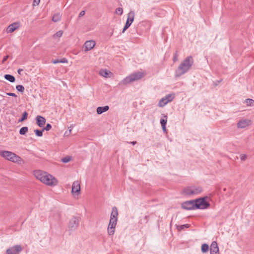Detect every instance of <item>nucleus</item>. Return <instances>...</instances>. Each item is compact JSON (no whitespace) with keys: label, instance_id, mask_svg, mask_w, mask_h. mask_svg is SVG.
Returning <instances> with one entry per match:
<instances>
[{"label":"nucleus","instance_id":"nucleus-26","mask_svg":"<svg viewBox=\"0 0 254 254\" xmlns=\"http://www.w3.org/2000/svg\"><path fill=\"white\" fill-rule=\"evenodd\" d=\"M63 34V31L62 30H60L57 32L54 35L53 37L55 39L60 38Z\"/></svg>","mask_w":254,"mask_h":254},{"label":"nucleus","instance_id":"nucleus-27","mask_svg":"<svg viewBox=\"0 0 254 254\" xmlns=\"http://www.w3.org/2000/svg\"><path fill=\"white\" fill-rule=\"evenodd\" d=\"M28 128L27 127H24L20 128L19 133L21 135L25 134L28 131Z\"/></svg>","mask_w":254,"mask_h":254},{"label":"nucleus","instance_id":"nucleus-18","mask_svg":"<svg viewBox=\"0 0 254 254\" xmlns=\"http://www.w3.org/2000/svg\"><path fill=\"white\" fill-rule=\"evenodd\" d=\"M99 74L101 76L106 78L111 77L113 75V73L111 71L105 69H101Z\"/></svg>","mask_w":254,"mask_h":254},{"label":"nucleus","instance_id":"nucleus-7","mask_svg":"<svg viewBox=\"0 0 254 254\" xmlns=\"http://www.w3.org/2000/svg\"><path fill=\"white\" fill-rule=\"evenodd\" d=\"M175 98L174 94H169L160 100L158 103V106L160 107H164L169 102H171Z\"/></svg>","mask_w":254,"mask_h":254},{"label":"nucleus","instance_id":"nucleus-11","mask_svg":"<svg viewBox=\"0 0 254 254\" xmlns=\"http://www.w3.org/2000/svg\"><path fill=\"white\" fill-rule=\"evenodd\" d=\"M252 121L248 119H242L237 123V127L238 128L242 129L250 126L252 125Z\"/></svg>","mask_w":254,"mask_h":254},{"label":"nucleus","instance_id":"nucleus-4","mask_svg":"<svg viewBox=\"0 0 254 254\" xmlns=\"http://www.w3.org/2000/svg\"><path fill=\"white\" fill-rule=\"evenodd\" d=\"M144 76L142 72L137 71L132 73L127 76L119 83L120 85H126L132 82L138 80L142 78Z\"/></svg>","mask_w":254,"mask_h":254},{"label":"nucleus","instance_id":"nucleus-31","mask_svg":"<svg viewBox=\"0 0 254 254\" xmlns=\"http://www.w3.org/2000/svg\"><path fill=\"white\" fill-rule=\"evenodd\" d=\"M43 129L42 130H40L38 129H35L34 130V132L36 133V135L39 137H41L43 135Z\"/></svg>","mask_w":254,"mask_h":254},{"label":"nucleus","instance_id":"nucleus-38","mask_svg":"<svg viewBox=\"0 0 254 254\" xmlns=\"http://www.w3.org/2000/svg\"><path fill=\"white\" fill-rule=\"evenodd\" d=\"M6 95L14 97H17V95L15 93H6Z\"/></svg>","mask_w":254,"mask_h":254},{"label":"nucleus","instance_id":"nucleus-6","mask_svg":"<svg viewBox=\"0 0 254 254\" xmlns=\"http://www.w3.org/2000/svg\"><path fill=\"white\" fill-rule=\"evenodd\" d=\"M208 199V197H204L195 200V208L203 209L208 208L210 206V204L207 201Z\"/></svg>","mask_w":254,"mask_h":254},{"label":"nucleus","instance_id":"nucleus-44","mask_svg":"<svg viewBox=\"0 0 254 254\" xmlns=\"http://www.w3.org/2000/svg\"><path fill=\"white\" fill-rule=\"evenodd\" d=\"M23 71V69H19L17 71L18 74H21V72Z\"/></svg>","mask_w":254,"mask_h":254},{"label":"nucleus","instance_id":"nucleus-34","mask_svg":"<svg viewBox=\"0 0 254 254\" xmlns=\"http://www.w3.org/2000/svg\"><path fill=\"white\" fill-rule=\"evenodd\" d=\"M189 224H184V225H182L179 226L178 227V230L180 231V230L184 229L185 228H189Z\"/></svg>","mask_w":254,"mask_h":254},{"label":"nucleus","instance_id":"nucleus-24","mask_svg":"<svg viewBox=\"0 0 254 254\" xmlns=\"http://www.w3.org/2000/svg\"><path fill=\"white\" fill-rule=\"evenodd\" d=\"M209 246L206 244H203L201 246V250L203 253H205L208 251Z\"/></svg>","mask_w":254,"mask_h":254},{"label":"nucleus","instance_id":"nucleus-29","mask_svg":"<svg viewBox=\"0 0 254 254\" xmlns=\"http://www.w3.org/2000/svg\"><path fill=\"white\" fill-rule=\"evenodd\" d=\"M71 160V157L70 156H66L62 159V161L63 163H66L69 162Z\"/></svg>","mask_w":254,"mask_h":254},{"label":"nucleus","instance_id":"nucleus-2","mask_svg":"<svg viewBox=\"0 0 254 254\" xmlns=\"http://www.w3.org/2000/svg\"><path fill=\"white\" fill-rule=\"evenodd\" d=\"M194 63L192 56L186 58L180 64L175 71V76L180 77L188 72L191 68Z\"/></svg>","mask_w":254,"mask_h":254},{"label":"nucleus","instance_id":"nucleus-1","mask_svg":"<svg viewBox=\"0 0 254 254\" xmlns=\"http://www.w3.org/2000/svg\"><path fill=\"white\" fill-rule=\"evenodd\" d=\"M34 175L38 180L46 185L52 187L58 184L57 179L47 172L37 170L34 172Z\"/></svg>","mask_w":254,"mask_h":254},{"label":"nucleus","instance_id":"nucleus-21","mask_svg":"<svg viewBox=\"0 0 254 254\" xmlns=\"http://www.w3.org/2000/svg\"><path fill=\"white\" fill-rule=\"evenodd\" d=\"M118 211L117 208L116 207H113L110 217L118 219Z\"/></svg>","mask_w":254,"mask_h":254},{"label":"nucleus","instance_id":"nucleus-37","mask_svg":"<svg viewBox=\"0 0 254 254\" xmlns=\"http://www.w3.org/2000/svg\"><path fill=\"white\" fill-rule=\"evenodd\" d=\"M240 159H241V160L244 161L246 160V159L247 158V155L244 154H242L240 155Z\"/></svg>","mask_w":254,"mask_h":254},{"label":"nucleus","instance_id":"nucleus-10","mask_svg":"<svg viewBox=\"0 0 254 254\" xmlns=\"http://www.w3.org/2000/svg\"><path fill=\"white\" fill-rule=\"evenodd\" d=\"M79 224V218L73 216L69 220L68 223V229L70 231L76 230Z\"/></svg>","mask_w":254,"mask_h":254},{"label":"nucleus","instance_id":"nucleus-3","mask_svg":"<svg viewBox=\"0 0 254 254\" xmlns=\"http://www.w3.org/2000/svg\"><path fill=\"white\" fill-rule=\"evenodd\" d=\"M0 155L5 159L13 163H17L20 165L25 164V161L22 158L12 152L1 151L0 152Z\"/></svg>","mask_w":254,"mask_h":254},{"label":"nucleus","instance_id":"nucleus-32","mask_svg":"<svg viewBox=\"0 0 254 254\" xmlns=\"http://www.w3.org/2000/svg\"><path fill=\"white\" fill-rule=\"evenodd\" d=\"M28 114L26 112H24L23 113L22 117V118L19 120V122H21L24 121L25 120L27 119V118Z\"/></svg>","mask_w":254,"mask_h":254},{"label":"nucleus","instance_id":"nucleus-43","mask_svg":"<svg viewBox=\"0 0 254 254\" xmlns=\"http://www.w3.org/2000/svg\"><path fill=\"white\" fill-rule=\"evenodd\" d=\"M60 60H55L53 61V63L55 64H56L60 63Z\"/></svg>","mask_w":254,"mask_h":254},{"label":"nucleus","instance_id":"nucleus-33","mask_svg":"<svg viewBox=\"0 0 254 254\" xmlns=\"http://www.w3.org/2000/svg\"><path fill=\"white\" fill-rule=\"evenodd\" d=\"M16 89L19 92H23L24 91V87L21 85H18L16 86Z\"/></svg>","mask_w":254,"mask_h":254},{"label":"nucleus","instance_id":"nucleus-45","mask_svg":"<svg viewBox=\"0 0 254 254\" xmlns=\"http://www.w3.org/2000/svg\"><path fill=\"white\" fill-rule=\"evenodd\" d=\"M162 129L164 132H166V126H162Z\"/></svg>","mask_w":254,"mask_h":254},{"label":"nucleus","instance_id":"nucleus-46","mask_svg":"<svg viewBox=\"0 0 254 254\" xmlns=\"http://www.w3.org/2000/svg\"><path fill=\"white\" fill-rule=\"evenodd\" d=\"M130 143L131 144H132V145H135L136 143V141H131Z\"/></svg>","mask_w":254,"mask_h":254},{"label":"nucleus","instance_id":"nucleus-30","mask_svg":"<svg viewBox=\"0 0 254 254\" xmlns=\"http://www.w3.org/2000/svg\"><path fill=\"white\" fill-rule=\"evenodd\" d=\"M123 13V9L121 7H118L116 9L115 13L121 15Z\"/></svg>","mask_w":254,"mask_h":254},{"label":"nucleus","instance_id":"nucleus-23","mask_svg":"<svg viewBox=\"0 0 254 254\" xmlns=\"http://www.w3.org/2000/svg\"><path fill=\"white\" fill-rule=\"evenodd\" d=\"M61 19V15L60 13H57L54 15L52 18V20L54 22H58L60 21Z\"/></svg>","mask_w":254,"mask_h":254},{"label":"nucleus","instance_id":"nucleus-15","mask_svg":"<svg viewBox=\"0 0 254 254\" xmlns=\"http://www.w3.org/2000/svg\"><path fill=\"white\" fill-rule=\"evenodd\" d=\"M96 43L94 40L87 41L84 44V51H88L92 49L95 46Z\"/></svg>","mask_w":254,"mask_h":254},{"label":"nucleus","instance_id":"nucleus-40","mask_svg":"<svg viewBox=\"0 0 254 254\" xmlns=\"http://www.w3.org/2000/svg\"><path fill=\"white\" fill-rule=\"evenodd\" d=\"M177 61H178V56H177V53H176L174 55V57H173V61L175 62Z\"/></svg>","mask_w":254,"mask_h":254},{"label":"nucleus","instance_id":"nucleus-25","mask_svg":"<svg viewBox=\"0 0 254 254\" xmlns=\"http://www.w3.org/2000/svg\"><path fill=\"white\" fill-rule=\"evenodd\" d=\"M167 122V116L166 115H164V118L161 119L160 120V124L161 125V126H166Z\"/></svg>","mask_w":254,"mask_h":254},{"label":"nucleus","instance_id":"nucleus-14","mask_svg":"<svg viewBox=\"0 0 254 254\" xmlns=\"http://www.w3.org/2000/svg\"><path fill=\"white\" fill-rule=\"evenodd\" d=\"M182 207L186 210H191L195 208V200L186 201L182 203Z\"/></svg>","mask_w":254,"mask_h":254},{"label":"nucleus","instance_id":"nucleus-39","mask_svg":"<svg viewBox=\"0 0 254 254\" xmlns=\"http://www.w3.org/2000/svg\"><path fill=\"white\" fill-rule=\"evenodd\" d=\"M85 12L84 10L81 11L80 13L79 14L78 16L79 17H82L85 15Z\"/></svg>","mask_w":254,"mask_h":254},{"label":"nucleus","instance_id":"nucleus-8","mask_svg":"<svg viewBox=\"0 0 254 254\" xmlns=\"http://www.w3.org/2000/svg\"><path fill=\"white\" fill-rule=\"evenodd\" d=\"M135 13L133 11H130L127 14V18L125 25L123 29L122 33H124L131 25L134 18Z\"/></svg>","mask_w":254,"mask_h":254},{"label":"nucleus","instance_id":"nucleus-16","mask_svg":"<svg viewBox=\"0 0 254 254\" xmlns=\"http://www.w3.org/2000/svg\"><path fill=\"white\" fill-rule=\"evenodd\" d=\"M210 254H219V248L216 242L213 241L210 246Z\"/></svg>","mask_w":254,"mask_h":254},{"label":"nucleus","instance_id":"nucleus-28","mask_svg":"<svg viewBox=\"0 0 254 254\" xmlns=\"http://www.w3.org/2000/svg\"><path fill=\"white\" fill-rule=\"evenodd\" d=\"M245 103L248 106H252L254 103V100L252 99H247L245 100Z\"/></svg>","mask_w":254,"mask_h":254},{"label":"nucleus","instance_id":"nucleus-13","mask_svg":"<svg viewBox=\"0 0 254 254\" xmlns=\"http://www.w3.org/2000/svg\"><path fill=\"white\" fill-rule=\"evenodd\" d=\"M22 251V248L20 245H15L8 249L6 251V254H19Z\"/></svg>","mask_w":254,"mask_h":254},{"label":"nucleus","instance_id":"nucleus-9","mask_svg":"<svg viewBox=\"0 0 254 254\" xmlns=\"http://www.w3.org/2000/svg\"><path fill=\"white\" fill-rule=\"evenodd\" d=\"M118 219L110 217L109 224L108 227V233L109 235H113L115 233V228L117 225Z\"/></svg>","mask_w":254,"mask_h":254},{"label":"nucleus","instance_id":"nucleus-5","mask_svg":"<svg viewBox=\"0 0 254 254\" xmlns=\"http://www.w3.org/2000/svg\"><path fill=\"white\" fill-rule=\"evenodd\" d=\"M202 190L199 186H191L185 188L183 190V194L187 195H196L200 193Z\"/></svg>","mask_w":254,"mask_h":254},{"label":"nucleus","instance_id":"nucleus-41","mask_svg":"<svg viewBox=\"0 0 254 254\" xmlns=\"http://www.w3.org/2000/svg\"><path fill=\"white\" fill-rule=\"evenodd\" d=\"M8 58V56H5L2 61V63H4L7 60Z\"/></svg>","mask_w":254,"mask_h":254},{"label":"nucleus","instance_id":"nucleus-35","mask_svg":"<svg viewBox=\"0 0 254 254\" xmlns=\"http://www.w3.org/2000/svg\"><path fill=\"white\" fill-rule=\"evenodd\" d=\"M52 127L51 125L50 124H48L46 127L43 129V130H46L47 131L49 130Z\"/></svg>","mask_w":254,"mask_h":254},{"label":"nucleus","instance_id":"nucleus-12","mask_svg":"<svg viewBox=\"0 0 254 254\" xmlns=\"http://www.w3.org/2000/svg\"><path fill=\"white\" fill-rule=\"evenodd\" d=\"M81 190L80 184L78 181H74L72 185L71 193L75 196H78L80 194Z\"/></svg>","mask_w":254,"mask_h":254},{"label":"nucleus","instance_id":"nucleus-17","mask_svg":"<svg viewBox=\"0 0 254 254\" xmlns=\"http://www.w3.org/2000/svg\"><path fill=\"white\" fill-rule=\"evenodd\" d=\"M19 27V24L17 23H13L9 25L7 29H6V32L8 33H12L14 30L17 29Z\"/></svg>","mask_w":254,"mask_h":254},{"label":"nucleus","instance_id":"nucleus-22","mask_svg":"<svg viewBox=\"0 0 254 254\" xmlns=\"http://www.w3.org/2000/svg\"><path fill=\"white\" fill-rule=\"evenodd\" d=\"M4 78L10 82H13L15 81V77L10 74H5L4 75Z\"/></svg>","mask_w":254,"mask_h":254},{"label":"nucleus","instance_id":"nucleus-19","mask_svg":"<svg viewBox=\"0 0 254 254\" xmlns=\"http://www.w3.org/2000/svg\"><path fill=\"white\" fill-rule=\"evenodd\" d=\"M45 123L46 119L44 117L41 116H38L36 117V124L39 127H43L45 124Z\"/></svg>","mask_w":254,"mask_h":254},{"label":"nucleus","instance_id":"nucleus-20","mask_svg":"<svg viewBox=\"0 0 254 254\" xmlns=\"http://www.w3.org/2000/svg\"><path fill=\"white\" fill-rule=\"evenodd\" d=\"M109 109L108 106H105L103 107H99L97 108V113L98 114L100 115L104 112L107 111Z\"/></svg>","mask_w":254,"mask_h":254},{"label":"nucleus","instance_id":"nucleus-42","mask_svg":"<svg viewBox=\"0 0 254 254\" xmlns=\"http://www.w3.org/2000/svg\"><path fill=\"white\" fill-rule=\"evenodd\" d=\"M67 61L65 59L60 60V63H67Z\"/></svg>","mask_w":254,"mask_h":254},{"label":"nucleus","instance_id":"nucleus-36","mask_svg":"<svg viewBox=\"0 0 254 254\" xmlns=\"http://www.w3.org/2000/svg\"><path fill=\"white\" fill-rule=\"evenodd\" d=\"M40 2V0H34L33 2V6H36L38 5L39 4V3Z\"/></svg>","mask_w":254,"mask_h":254}]
</instances>
